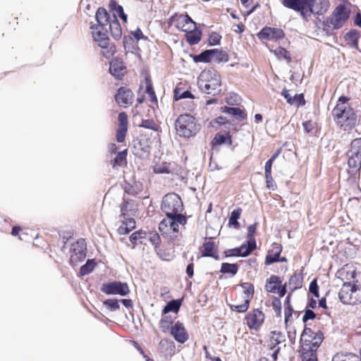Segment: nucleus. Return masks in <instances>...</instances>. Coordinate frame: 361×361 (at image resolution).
Instances as JSON below:
<instances>
[{"label": "nucleus", "mask_w": 361, "mask_h": 361, "mask_svg": "<svg viewBox=\"0 0 361 361\" xmlns=\"http://www.w3.org/2000/svg\"><path fill=\"white\" fill-rule=\"evenodd\" d=\"M183 209L181 198L176 193L166 195L161 202V210L166 215L159 225V231L165 234L178 233L179 226L186 224V218L180 214Z\"/></svg>", "instance_id": "1"}, {"label": "nucleus", "mask_w": 361, "mask_h": 361, "mask_svg": "<svg viewBox=\"0 0 361 361\" xmlns=\"http://www.w3.org/2000/svg\"><path fill=\"white\" fill-rule=\"evenodd\" d=\"M349 99L345 96L338 98L336 106L332 110L334 120L344 130H350L356 123V116L348 103Z\"/></svg>", "instance_id": "2"}, {"label": "nucleus", "mask_w": 361, "mask_h": 361, "mask_svg": "<svg viewBox=\"0 0 361 361\" xmlns=\"http://www.w3.org/2000/svg\"><path fill=\"white\" fill-rule=\"evenodd\" d=\"M323 339L322 331L314 333L310 328L304 329L300 337L302 361H317L316 352Z\"/></svg>", "instance_id": "3"}, {"label": "nucleus", "mask_w": 361, "mask_h": 361, "mask_svg": "<svg viewBox=\"0 0 361 361\" xmlns=\"http://www.w3.org/2000/svg\"><path fill=\"white\" fill-rule=\"evenodd\" d=\"M329 0H302L298 5V8L293 10L300 13L302 18L308 21L312 15L322 16L329 9Z\"/></svg>", "instance_id": "4"}, {"label": "nucleus", "mask_w": 361, "mask_h": 361, "mask_svg": "<svg viewBox=\"0 0 361 361\" xmlns=\"http://www.w3.org/2000/svg\"><path fill=\"white\" fill-rule=\"evenodd\" d=\"M197 85L200 90L205 94L216 95L221 91V76L214 69L202 71L198 77Z\"/></svg>", "instance_id": "5"}, {"label": "nucleus", "mask_w": 361, "mask_h": 361, "mask_svg": "<svg viewBox=\"0 0 361 361\" xmlns=\"http://www.w3.org/2000/svg\"><path fill=\"white\" fill-rule=\"evenodd\" d=\"M177 134L183 137L195 136L200 130V124L196 118L188 114L180 115L175 123Z\"/></svg>", "instance_id": "6"}, {"label": "nucleus", "mask_w": 361, "mask_h": 361, "mask_svg": "<svg viewBox=\"0 0 361 361\" xmlns=\"http://www.w3.org/2000/svg\"><path fill=\"white\" fill-rule=\"evenodd\" d=\"M91 29L94 41L103 50V56L106 58L112 56L115 52V48L109 44L107 29L102 25H92Z\"/></svg>", "instance_id": "7"}, {"label": "nucleus", "mask_w": 361, "mask_h": 361, "mask_svg": "<svg viewBox=\"0 0 361 361\" xmlns=\"http://www.w3.org/2000/svg\"><path fill=\"white\" fill-rule=\"evenodd\" d=\"M338 297L343 304L356 305L361 302V290L355 285H351L350 281H343Z\"/></svg>", "instance_id": "8"}, {"label": "nucleus", "mask_w": 361, "mask_h": 361, "mask_svg": "<svg viewBox=\"0 0 361 361\" xmlns=\"http://www.w3.org/2000/svg\"><path fill=\"white\" fill-rule=\"evenodd\" d=\"M348 166L353 171H357L361 167V137L351 142L348 153Z\"/></svg>", "instance_id": "9"}, {"label": "nucleus", "mask_w": 361, "mask_h": 361, "mask_svg": "<svg viewBox=\"0 0 361 361\" xmlns=\"http://www.w3.org/2000/svg\"><path fill=\"white\" fill-rule=\"evenodd\" d=\"M86 243L84 239H80L73 243L71 247L70 264L75 266L86 257Z\"/></svg>", "instance_id": "10"}, {"label": "nucleus", "mask_w": 361, "mask_h": 361, "mask_svg": "<svg viewBox=\"0 0 361 361\" xmlns=\"http://www.w3.org/2000/svg\"><path fill=\"white\" fill-rule=\"evenodd\" d=\"M101 290L106 295H119L121 296L127 295L130 292L126 283L116 281L103 283Z\"/></svg>", "instance_id": "11"}, {"label": "nucleus", "mask_w": 361, "mask_h": 361, "mask_svg": "<svg viewBox=\"0 0 361 361\" xmlns=\"http://www.w3.org/2000/svg\"><path fill=\"white\" fill-rule=\"evenodd\" d=\"M171 22L176 27L183 32L193 29L195 27V23L187 14L176 13L171 18Z\"/></svg>", "instance_id": "12"}, {"label": "nucleus", "mask_w": 361, "mask_h": 361, "mask_svg": "<svg viewBox=\"0 0 361 361\" xmlns=\"http://www.w3.org/2000/svg\"><path fill=\"white\" fill-rule=\"evenodd\" d=\"M348 11L345 6L339 5L334 11L330 24L334 29H339L348 18Z\"/></svg>", "instance_id": "13"}, {"label": "nucleus", "mask_w": 361, "mask_h": 361, "mask_svg": "<svg viewBox=\"0 0 361 361\" xmlns=\"http://www.w3.org/2000/svg\"><path fill=\"white\" fill-rule=\"evenodd\" d=\"M245 320L250 329H257L264 322V315L259 309H255L246 315Z\"/></svg>", "instance_id": "14"}, {"label": "nucleus", "mask_w": 361, "mask_h": 361, "mask_svg": "<svg viewBox=\"0 0 361 361\" xmlns=\"http://www.w3.org/2000/svg\"><path fill=\"white\" fill-rule=\"evenodd\" d=\"M134 94L133 92L126 87H120L117 93L115 94V100L116 103L123 107L132 104Z\"/></svg>", "instance_id": "15"}, {"label": "nucleus", "mask_w": 361, "mask_h": 361, "mask_svg": "<svg viewBox=\"0 0 361 361\" xmlns=\"http://www.w3.org/2000/svg\"><path fill=\"white\" fill-rule=\"evenodd\" d=\"M260 39L278 40L284 37L283 30L276 27H264L257 35Z\"/></svg>", "instance_id": "16"}, {"label": "nucleus", "mask_w": 361, "mask_h": 361, "mask_svg": "<svg viewBox=\"0 0 361 361\" xmlns=\"http://www.w3.org/2000/svg\"><path fill=\"white\" fill-rule=\"evenodd\" d=\"M171 334L173 336L174 339L180 343H184L188 339V335L183 326L180 322H176L170 329Z\"/></svg>", "instance_id": "17"}, {"label": "nucleus", "mask_w": 361, "mask_h": 361, "mask_svg": "<svg viewBox=\"0 0 361 361\" xmlns=\"http://www.w3.org/2000/svg\"><path fill=\"white\" fill-rule=\"evenodd\" d=\"M125 66L118 59H114L110 63L109 71L116 79H121L125 73Z\"/></svg>", "instance_id": "18"}, {"label": "nucleus", "mask_w": 361, "mask_h": 361, "mask_svg": "<svg viewBox=\"0 0 361 361\" xmlns=\"http://www.w3.org/2000/svg\"><path fill=\"white\" fill-rule=\"evenodd\" d=\"M95 18L98 23L97 25H102L103 27L107 25L112 20V16L103 7H99L97 9Z\"/></svg>", "instance_id": "19"}, {"label": "nucleus", "mask_w": 361, "mask_h": 361, "mask_svg": "<svg viewBox=\"0 0 361 361\" xmlns=\"http://www.w3.org/2000/svg\"><path fill=\"white\" fill-rule=\"evenodd\" d=\"M108 25L112 37L116 40L120 39L122 36V29L121 24L115 14L112 15V20Z\"/></svg>", "instance_id": "20"}, {"label": "nucleus", "mask_w": 361, "mask_h": 361, "mask_svg": "<svg viewBox=\"0 0 361 361\" xmlns=\"http://www.w3.org/2000/svg\"><path fill=\"white\" fill-rule=\"evenodd\" d=\"M186 41L190 45L197 44L201 39L202 32L197 29L196 26L193 29H190L185 32Z\"/></svg>", "instance_id": "21"}, {"label": "nucleus", "mask_w": 361, "mask_h": 361, "mask_svg": "<svg viewBox=\"0 0 361 361\" xmlns=\"http://www.w3.org/2000/svg\"><path fill=\"white\" fill-rule=\"evenodd\" d=\"M281 285V281L280 278L276 275H271L269 279H267L265 289L269 293H276L277 290Z\"/></svg>", "instance_id": "22"}, {"label": "nucleus", "mask_w": 361, "mask_h": 361, "mask_svg": "<svg viewBox=\"0 0 361 361\" xmlns=\"http://www.w3.org/2000/svg\"><path fill=\"white\" fill-rule=\"evenodd\" d=\"M176 319L175 315L172 314H161V318L159 322V328L164 333L168 332L171 327L173 326L172 324L173 323V320Z\"/></svg>", "instance_id": "23"}, {"label": "nucleus", "mask_w": 361, "mask_h": 361, "mask_svg": "<svg viewBox=\"0 0 361 361\" xmlns=\"http://www.w3.org/2000/svg\"><path fill=\"white\" fill-rule=\"evenodd\" d=\"M202 257H211L216 260L219 259V256L215 251V244L214 242L209 241L203 244Z\"/></svg>", "instance_id": "24"}, {"label": "nucleus", "mask_w": 361, "mask_h": 361, "mask_svg": "<svg viewBox=\"0 0 361 361\" xmlns=\"http://www.w3.org/2000/svg\"><path fill=\"white\" fill-rule=\"evenodd\" d=\"M256 247V243L254 239L248 240L245 243L238 247L240 257H246L250 254Z\"/></svg>", "instance_id": "25"}, {"label": "nucleus", "mask_w": 361, "mask_h": 361, "mask_svg": "<svg viewBox=\"0 0 361 361\" xmlns=\"http://www.w3.org/2000/svg\"><path fill=\"white\" fill-rule=\"evenodd\" d=\"M181 305V300H173L169 302L162 310V314L172 312L175 316L178 314Z\"/></svg>", "instance_id": "26"}, {"label": "nucleus", "mask_w": 361, "mask_h": 361, "mask_svg": "<svg viewBox=\"0 0 361 361\" xmlns=\"http://www.w3.org/2000/svg\"><path fill=\"white\" fill-rule=\"evenodd\" d=\"M221 111L231 115L238 120H243L246 116L243 110L237 107L224 106L221 108Z\"/></svg>", "instance_id": "27"}, {"label": "nucleus", "mask_w": 361, "mask_h": 361, "mask_svg": "<svg viewBox=\"0 0 361 361\" xmlns=\"http://www.w3.org/2000/svg\"><path fill=\"white\" fill-rule=\"evenodd\" d=\"M135 228V221L133 219H126L118 228V232L121 235H126Z\"/></svg>", "instance_id": "28"}, {"label": "nucleus", "mask_w": 361, "mask_h": 361, "mask_svg": "<svg viewBox=\"0 0 361 361\" xmlns=\"http://www.w3.org/2000/svg\"><path fill=\"white\" fill-rule=\"evenodd\" d=\"M284 341L283 334L279 331H271L270 336L269 348H276V346Z\"/></svg>", "instance_id": "29"}, {"label": "nucleus", "mask_w": 361, "mask_h": 361, "mask_svg": "<svg viewBox=\"0 0 361 361\" xmlns=\"http://www.w3.org/2000/svg\"><path fill=\"white\" fill-rule=\"evenodd\" d=\"M228 59L227 54L219 49H212V62L214 63H220V62H226Z\"/></svg>", "instance_id": "30"}, {"label": "nucleus", "mask_w": 361, "mask_h": 361, "mask_svg": "<svg viewBox=\"0 0 361 361\" xmlns=\"http://www.w3.org/2000/svg\"><path fill=\"white\" fill-rule=\"evenodd\" d=\"M173 99L176 101L185 98H194V96L189 90H183L181 88L176 87L173 91Z\"/></svg>", "instance_id": "31"}, {"label": "nucleus", "mask_w": 361, "mask_h": 361, "mask_svg": "<svg viewBox=\"0 0 361 361\" xmlns=\"http://www.w3.org/2000/svg\"><path fill=\"white\" fill-rule=\"evenodd\" d=\"M238 271L237 264L222 263L220 271L223 274H230L234 276Z\"/></svg>", "instance_id": "32"}, {"label": "nucleus", "mask_w": 361, "mask_h": 361, "mask_svg": "<svg viewBox=\"0 0 361 361\" xmlns=\"http://www.w3.org/2000/svg\"><path fill=\"white\" fill-rule=\"evenodd\" d=\"M241 214H242L241 208H237V209H234L231 212L229 220H228L229 226H232L234 228H238L239 223L238 221V219L240 218Z\"/></svg>", "instance_id": "33"}, {"label": "nucleus", "mask_w": 361, "mask_h": 361, "mask_svg": "<svg viewBox=\"0 0 361 361\" xmlns=\"http://www.w3.org/2000/svg\"><path fill=\"white\" fill-rule=\"evenodd\" d=\"M273 250H276L275 253H269L266 257L267 264H270L276 262H279L280 260L279 256L281 251V247L278 245H275ZM272 252H274V250H272Z\"/></svg>", "instance_id": "34"}, {"label": "nucleus", "mask_w": 361, "mask_h": 361, "mask_svg": "<svg viewBox=\"0 0 361 361\" xmlns=\"http://www.w3.org/2000/svg\"><path fill=\"white\" fill-rule=\"evenodd\" d=\"M212 49L205 50L199 55L195 56L194 60L196 62H212Z\"/></svg>", "instance_id": "35"}, {"label": "nucleus", "mask_w": 361, "mask_h": 361, "mask_svg": "<svg viewBox=\"0 0 361 361\" xmlns=\"http://www.w3.org/2000/svg\"><path fill=\"white\" fill-rule=\"evenodd\" d=\"M302 286V279L298 274H294L290 276L288 281V287L292 290L298 289Z\"/></svg>", "instance_id": "36"}, {"label": "nucleus", "mask_w": 361, "mask_h": 361, "mask_svg": "<svg viewBox=\"0 0 361 361\" xmlns=\"http://www.w3.org/2000/svg\"><path fill=\"white\" fill-rule=\"evenodd\" d=\"M94 259H88L86 263L81 267L80 273L82 276H85L91 273L95 266Z\"/></svg>", "instance_id": "37"}, {"label": "nucleus", "mask_w": 361, "mask_h": 361, "mask_svg": "<svg viewBox=\"0 0 361 361\" xmlns=\"http://www.w3.org/2000/svg\"><path fill=\"white\" fill-rule=\"evenodd\" d=\"M241 287L243 289V293L246 295L245 300L250 301L254 295V286L250 283H243Z\"/></svg>", "instance_id": "38"}, {"label": "nucleus", "mask_w": 361, "mask_h": 361, "mask_svg": "<svg viewBox=\"0 0 361 361\" xmlns=\"http://www.w3.org/2000/svg\"><path fill=\"white\" fill-rule=\"evenodd\" d=\"M274 54L279 59H286L288 62L291 61L290 53L284 48H277L274 50Z\"/></svg>", "instance_id": "39"}, {"label": "nucleus", "mask_w": 361, "mask_h": 361, "mask_svg": "<svg viewBox=\"0 0 361 361\" xmlns=\"http://www.w3.org/2000/svg\"><path fill=\"white\" fill-rule=\"evenodd\" d=\"M104 305L111 312L119 310L118 300L116 299H108L104 301Z\"/></svg>", "instance_id": "40"}, {"label": "nucleus", "mask_w": 361, "mask_h": 361, "mask_svg": "<svg viewBox=\"0 0 361 361\" xmlns=\"http://www.w3.org/2000/svg\"><path fill=\"white\" fill-rule=\"evenodd\" d=\"M332 361H358V357L351 355L337 354L334 356Z\"/></svg>", "instance_id": "41"}, {"label": "nucleus", "mask_w": 361, "mask_h": 361, "mask_svg": "<svg viewBox=\"0 0 361 361\" xmlns=\"http://www.w3.org/2000/svg\"><path fill=\"white\" fill-rule=\"evenodd\" d=\"M109 6L111 11L114 13L113 15L115 14L116 17L117 15L120 16V14L124 12L123 7L118 4L114 0H111L110 1Z\"/></svg>", "instance_id": "42"}, {"label": "nucleus", "mask_w": 361, "mask_h": 361, "mask_svg": "<svg viewBox=\"0 0 361 361\" xmlns=\"http://www.w3.org/2000/svg\"><path fill=\"white\" fill-rule=\"evenodd\" d=\"M140 126L153 130H157V126L152 119L142 120L141 124H140Z\"/></svg>", "instance_id": "43"}, {"label": "nucleus", "mask_w": 361, "mask_h": 361, "mask_svg": "<svg viewBox=\"0 0 361 361\" xmlns=\"http://www.w3.org/2000/svg\"><path fill=\"white\" fill-rule=\"evenodd\" d=\"M345 39L351 41V46L355 48L357 47L358 36L356 32L350 31L348 32L345 35Z\"/></svg>", "instance_id": "44"}, {"label": "nucleus", "mask_w": 361, "mask_h": 361, "mask_svg": "<svg viewBox=\"0 0 361 361\" xmlns=\"http://www.w3.org/2000/svg\"><path fill=\"white\" fill-rule=\"evenodd\" d=\"M146 83V90L145 92L149 94V97L152 101H157L155 92L153 90L152 84L151 83V81L149 79L146 78L145 80Z\"/></svg>", "instance_id": "45"}, {"label": "nucleus", "mask_w": 361, "mask_h": 361, "mask_svg": "<svg viewBox=\"0 0 361 361\" xmlns=\"http://www.w3.org/2000/svg\"><path fill=\"white\" fill-rule=\"evenodd\" d=\"M127 151L123 150L117 154L116 157L114 159V166L118 165L121 166L124 161L126 160Z\"/></svg>", "instance_id": "46"}, {"label": "nucleus", "mask_w": 361, "mask_h": 361, "mask_svg": "<svg viewBox=\"0 0 361 361\" xmlns=\"http://www.w3.org/2000/svg\"><path fill=\"white\" fill-rule=\"evenodd\" d=\"M128 128L118 127L116 130V140L118 142H123L125 140Z\"/></svg>", "instance_id": "47"}, {"label": "nucleus", "mask_w": 361, "mask_h": 361, "mask_svg": "<svg viewBox=\"0 0 361 361\" xmlns=\"http://www.w3.org/2000/svg\"><path fill=\"white\" fill-rule=\"evenodd\" d=\"M271 306L278 317L281 316V303L280 299L274 298L271 302Z\"/></svg>", "instance_id": "48"}, {"label": "nucleus", "mask_w": 361, "mask_h": 361, "mask_svg": "<svg viewBox=\"0 0 361 361\" xmlns=\"http://www.w3.org/2000/svg\"><path fill=\"white\" fill-rule=\"evenodd\" d=\"M145 232H143L142 231H135L133 233H132L131 235L130 236V240L131 243L135 244L139 240L144 238L145 237Z\"/></svg>", "instance_id": "49"}, {"label": "nucleus", "mask_w": 361, "mask_h": 361, "mask_svg": "<svg viewBox=\"0 0 361 361\" xmlns=\"http://www.w3.org/2000/svg\"><path fill=\"white\" fill-rule=\"evenodd\" d=\"M249 305H250V301H248L247 300H245L244 303L242 305H232L231 310H235L238 312H245L247 310V309L249 307Z\"/></svg>", "instance_id": "50"}, {"label": "nucleus", "mask_w": 361, "mask_h": 361, "mask_svg": "<svg viewBox=\"0 0 361 361\" xmlns=\"http://www.w3.org/2000/svg\"><path fill=\"white\" fill-rule=\"evenodd\" d=\"M128 128V116L125 112H121L118 114V126Z\"/></svg>", "instance_id": "51"}, {"label": "nucleus", "mask_w": 361, "mask_h": 361, "mask_svg": "<svg viewBox=\"0 0 361 361\" xmlns=\"http://www.w3.org/2000/svg\"><path fill=\"white\" fill-rule=\"evenodd\" d=\"M221 35L217 32H212L209 38V42L211 45H216L220 43Z\"/></svg>", "instance_id": "52"}, {"label": "nucleus", "mask_w": 361, "mask_h": 361, "mask_svg": "<svg viewBox=\"0 0 361 361\" xmlns=\"http://www.w3.org/2000/svg\"><path fill=\"white\" fill-rule=\"evenodd\" d=\"M149 241L151 243L154 245L155 247H158L161 240L159 234L157 233H149Z\"/></svg>", "instance_id": "53"}, {"label": "nucleus", "mask_w": 361, "mask_h": 361, "mask_svg": "<svg viewBox=\"0 0 361 361\" xmlns=\"http://www.w3.org/2000/svg\"><path fill=\"white\" fill-rule=\"evenodd\" d=\"M302 0H283L282 4L284 6L293 9V8H298L297 5Z\"/></svg>", "instance_id": "54"}, {"label": "nucleus", "mask_w": 361, "mask_h": 361, "mask_svg": "<svg viewBox=\"0 0 361 361\" xmlns=\"http://www.w3.org/2000/svg\"><path fill=\"white\" fill-rule=\"evenodd\" d=\"M310 292L312 293L316 298H319V287L317 283V281L313 280L310 284Z\"/></svg>", "instance_id": "55"}, {"label": "nucleus", "mask_w": 361, "mask_h": 361, "mask_svg": "<svg viewBox=\"0 0 361 361\" xmlns=\"http://www.w3.org/2000/svg\"><path fill=\"white\" fill-rule=\"evenodd\" d=\"M292 99H293L294 104L293 105H303L305 104V100L302 94H295L293 97Z\"/></svg>", "instance_id": "56"}, {"label": "nucleus", "mask_w": 361, "mask_h": 361, "mask_svg": "<svg viewBox=\"0 0 361 361\" xmlns=\"http://www.w3.org/2000/svg\"><path fill=\"white\" fill-rule=\"evenodd\" d=\"M315 317H316V314H314V312L312 310H307L305 312V314L303 315L302 321L304 322H306L309 319H314Z\"/></svg>", "instance_id": "57"}, {"label": "nucleus", "mask_w": 361, "mask_h": 361, "mask_svg": "<svg viewBox=\"0 0 361 361\" xmlns=\"http://www.w3.org/2000/svg\"><path fill=\"white\" fill-rule=\"evenodd\" d=\"M226 257H240L238 247L229 249L224 252Z\"/></svg>", "instance_id": "58"}, {"label": "nucleus", "mask_w": 361, "mask_h": 361, "mask_svg": "<svg viewBox=\"0 0 361 361\" xmlns=\"http://www.w3.org/2000/svg\"><path fill=\"white\" fill-rule=\"evenodd\" d=\"M265 178H266L267 187L269 189L274 190V179L271 176V174H269V176H268V174H265Z\"/></svg>", "instance_id": "59"}, {"label": "nucleus", "mask_w": 361, "mask_h": 361, "mask_svg": "<svg viewBox=\"0 0 361 361\" xmlns=\"http://www.w3.org/2000/svg\"><path fill=\"white\" fill-rule=\"evenodd\" d=\"M281 94L284 97L288 103H289L291 105L294 104L293 99H292L293 97L289 93L288 90H283L281 92Z\"/></svg>", "instance_id": "60"}, {"label": "nucleus", "mask_w": 361, "mask_h": 361, "mask_svg": "<svg viewBox=\"0 0 361 361\" xmlns=\"http://www.w3.org/2000/svg\"><path fill=\"white\" fill-rule=\"evenodd\" d=\"M293 312V310L292 306L291 307H285L284 314H285L286 324L288 322L289 318L292 317Z\"/></svg>", "instance_id": "61"}, {"label": "nucleus", "mask_w": 361, "mask_h": 361, "mask_svg": "<svg viewBox=\"0 0 361 361\" xmlns=\"http://www.w3.org/2000/svg\"><path fill=\"white\" fill-rule=\"evenodd\" d=\"M273 161H271L269 159L267 161L264 167V173L265 174H271V166Z\"/></svg>", "instance_id": "62"}, {"label": "nucleus", "mask_w": 361, "mask_h": 361, "mask_svg": "<svg viewBox=\"0 0 361 361\" xmlns=\"http://www.w3.org/2000/svg\"><path fill=\"white\" fill-rule=\"evenodd\" d=\"M214 140L218 144H223L226 142V137L224 135H216L214 137Z\"/></svg>", "instance_id": "63"}, {"label": "nucleus", "mask_w": 361, "mask_h": 361, "mask_svg": "<svg viewBox=\"0 0 361 361\" xmlns=\"http://www.w3.org/2000/svg\"><path fill=\"white\" fill-rule=\"evenodd\" d=\"M256 231V224H252L250 226H248V234H247V238L250 239H251V238L253 236L255 232Z\"/></svg>", "instance_id": "64"}]
</instances>
